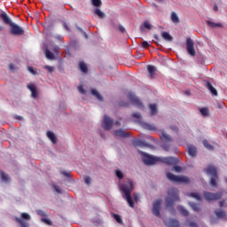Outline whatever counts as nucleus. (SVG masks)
I'll return each mask as SVG.
<instances>
[{
	"label": "nucleus",
	"instance_id": "f257e3e1",
	"mask_svg": "<svg viewBox=\"0 0 227 227\" xmlns=\"http://www.w3.org/2000/svg\"><path fill=\"white\" fill-rule=\"evenodd\" d=\"M142 160L146 166H152L153 164H167L168 166H176L178 159L173 157H157L152 156L146 153L141 152Z\"/></svg>",
	"mask_w": 227,
	"mask_h": 227
},
{
	"label": "nucleus",
	"instance_id": "f03ea898",
	"mask_svg": "<svg viewBox=\"0 0 227 227\" xmlns=\"http://www.w3.org/2000/svg\"><path fill=\"white\" fill-rule=\"evenodd\" d=\"M119 187L122 192V198L126 200L127 203L131 208H134V200L130 196V192L134 191V184L130 179H126L124 183H120Z\"/></svg>",
	"mask_w": 227,
	"mask_h": 227
},
{
	"label": "nucleus",
	"instance_id": "7ed1b4c3",
	"mask_svg": "<svg viewBox=\"0 0 227 227\" xmlns=\"http://www.w3.org/2000/svg\"><path fill=\"white\" fill-rule=\"evenodd\" d=\"M175 201H180V196L178 195V189L170 188L168 192V197L166 199L167 208H173Z\"/></svg>",
	"mask_w": 227,
	"mask_h": 227
},
{
	"label": "nucleus",
	"instance_id": "20e7f679",
	"mask_svg": "<svg viewBox=\"0 0 227 227\" xmlns=\"http://www.w3.org/2000/svg\"><path fill=\"white\" fill-rule=\"evenodd\" d=\"M167 178H168L170 182H176V184H189V182H191L188 176H175L171 172L167 173Z\"/></svg>",
	"mask_w": 227,
	"mask_h": 227
},
{
	"label": "nucleus",
	"instance_id": "39448f33",
	"mask_svg": "<svg viewBox=\"0 0 227 227\" xmlns=\"http://www.w3.org/2000/svg\"><path fill=\"white\" fill-rule=\"evenodd\" d=\"M160 139L162 141V148L165 152H169V148H171V143H173V138L168 134L162 132L160 135Z\"/></svg>",
	"mask_w": 227,
	"mask_h": 227
},
{
	"label": "nucleus",
	"instance_id": "423d86ee",
	"mask_svg": "<svg viewBox=\"0 0 227 227\" xmlns=\"http://www.w3.org/2000/svg\"><path fill=\"white\" fill-rule=\"evenodd\" d=\"M223 196V193L217 192V193H212L210 192H204V198L207 201H215L217 200H221Z\"/></svg>",
	"mask_w": 227,
	"mask_h": 227
},
{
	"label": "nucleus",
	"instance_id": "0eeeda50",
	"mask_svg": "<svg viewBox=\"0 0 227 227\" xmlns=\"http://www.w3.org/2000/svg\"><path fill=\"white\" fill-rule=\"evenodd\" d=\"M114 124V121L111 117L107 115L104 116V119L102 121V127L103 129H105V130H111V129H113Z\"/></svg>",
	"mask_w": 227,
	"mask_h": 227
},
{
	"label": "nucleus",
	"instance_id": "6e6552de",
	"mask_svg": "<svg viewBox=\"0 0 227 227\" xmlns=\"http://www.w3.org/2000/svg\"><path fill=\"white\" fill-rule=\"evenodd\" d=\"M30 221L31 220V215L27 213H22L21 214V218L17 217L16 221L20 224L21 227H29V223H27L26 221Z\"/></svg>",
	"mask_w": 227,
	"mask_h": 227
},
{
	"label": "nucleus",
	"instance_id": "1a4fd4ad",
	"mask_svg": "<svg viewBox=\"0 0 227 227\" xmlns=\"http://www.w3.org/2000/svg\"><path fill=\"white\" fill-rule=\"evenodd\" d=\"M129 102L133 106H136V107H138V109H145V106H143V102H141V100H139V98H137L136 95L130 93L129 95Z\"/></svg>",
	"mask_w": 227,
	"mask_h": 227
},
{
	"label": "nucleus",
	"instance_id": "9d476101",
	"mask_svg": "<svg viewBox=\"0 0 227 227\" xmlns=\"http://www.w3.org/2000/svg\"><path fill=\"white\" fill-rule=\"evenodd\" d=\"M11 34L14 36H21V35H24V28L15 23H12L11 25Z\"/></svg>",
	"mask_w": 227,
	"mask_h": 227
},
{
	"label": "nucleus",
	"instance_id": "9b49d317",
	"mask_svg": "<svg viewBox=\"0 0 227 227\" xmlns=\"http://www.w3.org/2000/svg\"><path fill=\"white\" fill-rule=\"evenodd\" d=\"M186 49L190 56H196V51L194 50V42H192V39H191V37H188L186 40Z\"/></svg>",
	"mask_w": 227,
	"mask_h": 227
},
{
	"label": "nucleus",
	"instance_id": "f8f14e48",
	"mask_svg": "<svg viewBox=\"0 0 227 227\" xmlns=\"http://www.w3.org/2000/svg\"><path fill=\"white\" fill-rule=\"evenodd\" d=\"M160 200H154L153 203V214L156 217H160Z\"/></svg>",
	"mask_w": 227,
	"mask_h": 227
},
{
	"label": "nucleus",
	"instance_id": "ddd939ff",
	"mask_svg": "<svg viewBox=\"0 0 227 227\" xmlns=\"http://www.w3.org/2000/svg\"><path fill=\"white\" fill-rule=\"evenodd\" d=\"M135 146H140L141 148H153V145L146 143L145 140L137 139L134 141Z\"/></svg>",
	"mask_w": 227,
	"mask_h": 227
},
{
	"label": "nucleus",
	"instance_id": "4468645a",
	"mask_svg": "<svg viewBox=\"0 0 227 227\" xmlns=\"http://www.w3.org/2000/svg\"><path fill=\"white\" fill-rule=\"evenodd\" d=\"M205 171L209 176L217 177V168L215 166L209 165Z\"/></svg>",
	"mask_w": 227,
	"mask_h": 227
},
{
	"label": "nucleus",
	"instance_id": "2eb2a0df",
	"mask_svg": "<svg viewBox=\"0 0 227 227\" xmlns=\"http://www.w3.org/2000/svg\"><path fill=\"white\" fill-rule=\"evenodd\" d=\"M114 136L115 137H129V134L123 129H118L114 131Z\"/></svg>",
	"mask_w": 227,
	"mask_h": 227
},
{
	"label": "nucleus",
	"instance_id": "dca6fc26",
	"mask_svg": "<svg viewBox=\"0 0 227 227\" xmlns=\"http://www.w3.org/2000/svg\"><path fill=\"white\" fill-rule=\"evenodd\" d=\"M28 90L32 93L33 98H38V91H36V86L33 83L27 85Z\"/></svg>",
	"mask_w": 227,
	"mask_h": 227
},
{
	"label": "nucleus",
	"instance_id": "f3484780",
	"mask_svg": "<svg viewBox=\"0 0 227 227\" xmlns=\"http://www.w3.org/2000/svg\"><path fill=\"white\" fill-rule=\"evenodd\" d=\"M1 19L4 22V24H7L8 26H12L13 24V22L12 21V20L10 19V17H8V14H6V13H2Z\"/></svg>",
	"mask_w": 227,
	"mask_h": 227
},
{
	"label": "nucleus",
	"instance_id": "a211bd4d",
	"mask_svg": "<svg viewBox=\"0 0 227 227\" xmlns=\"http://www.w3.org/2000/svg\"><path fill=\"white\" fill-rule=\"evenodd\" d=\"M206 88H207V90L210 91V93H212V95L217 97V90H215V88L212 86V83H210V82H206Z\"/></svg>",
	"mask_w": 227,
	"mask_h": 227
},
{
	"label": "nucleus",
	"instance_id": "6ab92c4d",
	"mask_svg": "<svg viewBox=\"0 0 227 227\" xmlns=\"http://www.w3.org/2000/svg\"><path fill=\"white\" fill-rule=\"evenodd\" d=\"M47 137H49L50 141H51L53 145H56V143H58V138L56 137V135H54L52 131L47 132Z\"/></svg>",
	"mask_w": 227,
	"mask_h": 227
},
{
	"label": "nucleus",
	"instance_id": "aec40b11",
	"mask_svg": "<svg viewBox=\"0 0 227 227\" xmlns=\"http://www.w3.org/2000/svg\"><path fill=\"white\" fill-rule=\"evenodd\" d=\"M206 23L208 26V27H212V28L223 27V23H215V22L211 21V20H207Z\"/></svg>",
	"mask_w": 227,
	"mask_h": 227
},
{
	"label": "nucleus",
	"instance_id": "412c9836",
	"mask_svg": "<svg viewBox=\"0 0 227 227\" xmlns=\"http://www.w3.org/2000/svg\"><path fill=\"white\" fill-rule=\"evenodd\" d=\"M197 152H198V149H196L195 146L190 145V146L188 147V153H189L192 157H196Z\"/></svg>",
	"mask_w": 227,
	"mask_h": 227
},
{
	"label": "nucleus",
	"instance_id": "4be33fe9",
	"mask_svg": "<svg viewBox=\"0 0 227 227\" xmlns=\"http://www.w3.org/2000/svg\"><path fill=\"white\" fill-rule=\"evenodd\" d=\"M170 19L174 24H178L180 22V19L178 18V15L175 12L171 13Z\"/></svg>",
	"mask_w": 227,
	"mask_h": 227
},
{
	"label": "nucleus",
	"instance_id": "5701e85b",
	"mask_svg": "<svg viewBox=\"0 0 227 227\" xmlns=\"http://www.w3.org/2000/svg\"><path fill=\"white\" fill-rule=\"evenodd\" d=\"M161 36L166 40V42H173V36H171L168 32H162Z\"/></svg>",
	"mask_w": 227,
	"mask_h": 227
},
{
	"label": "nucleus",
	"instance_id": "b1692460",
	"mask_svg": "<svg viewBox=\"0 0 227 227\" xmlns=\"http://www.w3.org/2000/svg\"><path fill=\"white\" fill-rule=\"evenodd\" d=\"M147 70H148L151 79H153V76L155 75V67L147 66Z\"/></svg>",
	"mask_w": 227,
	"mask_h": 227
},
{
	"label": "nucleus",
	"instance_id": "393cba45",
	"mask_svg": "<svg viewBox=\"0 0 227 227\" xmlns=\"http://www.w3.org/2000/svg\"><path fill=\"white\" fill-rule=\"evenodd\" d=\"M79 67L81 72H82L83 74H88V66H86V63L80 62Z\"/></svg>",
	"mask_w": 227,
	"mask_h": 227
},
{
	"label": "nucleus",
	"instance_id": "a878e982",
	"mask_svg": "<svg viewBox=\"0 0 227 227\" xmlns=\"http://www.w3.org/2000/svg\"><path fill=\"white\" fill-rule=\"evenodd\" d=\"M91 93L94 97H96V98H98V100H104V98H102V96L100 95V93H98V90L92 89L91 90Z\"/></svg>",
	"mask_w": 227,
	"mask_h": 227
},
{
	"label": "nucleus",
	"instance_id": "bb28decb",
	"mask_svg": "<svg viewBox=\"0 0 227 227\" xmlns=\"http://www.w3.org/2000/svg\"><path fill=\"white\" fill-rule=\"evenodd\" d=\"M149 107L151 109V115L155 116V114H157V105L151 104L149 105Z\"/></svg>",
	"mask_w": 227,
	"mask_h": 227
},
{
	"label": "nucleus",
	"instance_id": "cd10ccee",
	"mask_svg": "<svg viewBox=\"0 0 227 227\" xmlns=\"http://www.w3.org/2000/svg\"><path fill=\"white\" fill-rule=\"evenodd\" d=\"M177 210L182 214V215L187 216L189 215V211H187L184 207L178 206Z\"/></svg>",
	"mask_w": 227,
	"mask_h": 227
},
{
	"label": "nucleus",
	"instance_id": "c85d7f7f",
	"mask_svg": "<svg viewBox=\"0 0 227 227\" xmlns=\"http://www.w3.org/2000/svg\"><path fill=\"white\" fill-rule=\"evenodd\" d=\"M190 198H193L194 200H197V201H201V196H200V193L198 192H192L188 194Z\"/></svg>",
	"mask_w": 227,
	"mask_h": 227
},
{
	"label": "nucleus",
	"instance_id": "c756f323",
	"mask_svg": "<svg viewBox=\"0 0 227 227\" xmlns=\"http://www.w3.org/2000/svg\"><path fill=\"white\" fill-rule=\"evenodd\" d=\"M168 226L169 227H178V226H180V223L178 222V220L172 219L169 221Z\"/></svg>",
	"mask_w": 227,
	"mask_h": 227
},
{
	"label": "nucleus",
	"instance_id": "7c9ffc66",
	"mask_svg": "<svg viewBox=\"0 0 227 227\" xmlns=\"http://www.w3.org/2000/svg\"><path fill=\"white\" fill-rule=\"evenodd\" d=\"M95 15H98V17H99V19H104V17H106V14L104 12H102V11H100V9H96L94 11Z\"/></svg>",
	"mask_w": 227,
	"mask_h": 227
},
{
	"label": "nucleus",
	"instance_id": "2f4dec72",
	"mask_svg": "<svg viewBox=\"0 0 227 227\" xmlns=\"http://www.w3.org/2000/svg\"><path fill=\"white\" fill-rule=\"evenodd\" d=\"M190 207L194 210V212H200V206L194 202H189Z\"/></svg>",
	"mask_w": 227,
	"mask_h": 227
},
{
	"label": "nucleus",
	"instance_id": "473e14b6",
	"mask_svg": "<svg viewBox=\"0 0 227 227\" xmlns=\"http://www.w3.org/2000/svg\"><path fill=\"white\" fill-rule=\"evenodd\" d=\"M219 178L218 176H212L211 180H210V184L212 185V187H217V179Z\"/></svg>",
	"mask_w": 227,
	"mask_h": 227
},
{
	"label": "nucleus",
	"instance_id": "72a5a7b5",
	"mask_svg": "<svg viewBox=\"0 0 227 227\" xmlns=\"http://www.w3.org/2000/svg\"><path fill=\"white\" fill-rule=\"evenodd\" d=\"M215 215L219 218V219H223V217H226V213L224 211H215Z\"/></svg>",
	"mask_w": 227,
	"mask_h": 227
},
{
	"label": "nucleus",
	"instance_id": "f704fd0d",
	"mask_svg": "<svg viewBox=\"0 0 227 227\" xmlns=\"http://www.w3.org/2000/svg\"><path fill=\"white\" fill-rule=\"evenodd\" d=\"M142 127H144L146 130H155V127L152 124L143 123Z\"/></svg>",
	"mask_w": 227,
	"mask_h": 227
},
{
	"label": "nucleus",
	"instance_id": "c9c22d12",
	"mask_svg": "<svg viewBox=\"0 0 227 227\" xmlns=\"http://www.w3.org/2000/svg\"><path fill=\"white\" fill-rule=\"evenodd\" d=\"M45 56L47 59H54V53H52L51 51L46 50L45 51Z\"/></svg>",
	"mask_w": 227,
	"mask_h": 227
},
{
	"label": "nucleus",
	"instance_id": "e433bc0d",
	"mask_svg": "<svg viewBox=\"0 0 227 227\" xmlns=\"http://www.w3.org/2000/svg\"><path fill=\"white\" fill-rule=\"evenodd\" d=\"M203 145H204L205 148H207V150H214V146H212V145H210V143L208 141L204 140Z\"/></svg>",
	"mask_w": 227,
	"mask_h": 227
},
{
	"label": "nucleus",
	"instance_id": "4c0bfd02",
	"mask_svg": "<svg viewBox=\"0 0 227 227\" xmlns=\"http://www.w3.org/2000/svg\"><path fill=\"white\" fill-rule=\"evenodd\" d=\"M91 3L93 6H96V8H98L102 6V1L101 0H91Z\"/></svg>",
	"mask_w": 227,
	"mask_h": 227
},
{
	"label": "nucleus",
	"instance_id": "58836bf2",
	"mask_svg": "<svg viewBox=\"0 0 227 227\" xmlns=\"http://www.w3.org/2000/svg\"><path fill=\"white\" fill-rule=\"evenodd\" d=\"M0 175H1V178H2L3 182H8V174L1 171Z\"/></svg>",
	"mask_w": 227,
	"mask_h": 227
},
{
	"label": "nucleus",
	"instance_id": "ea45409f",
	"mask_svg": "<svg viewBox=\"0 0 227 227\" xmlns=\"http://www.w3.org/2000/svg\"><path fill=\"white\" fill-rule=\"evenodd\" d=\"M200 114H202V116H207L208 114V108L207 107L200 108Z\"/></svg>",
	"mask_w": 227,
	"mask_h": 227
},
{
	"label": "nucleus",
	"instance_id": "a19ab883",
	"mask_svg": "<svg viewBox=\"0 0 227 227\" xmlns=\"http://www.w3.org/2000/svg\"><path fill=\"white\" fill-rule=\"evenodd\" d=\"M114 219H115V221H117V223H119V224H121L122 220H121V216H120V215L114 214Z\"/></svg>",
	"mask_w": 227,
	"mask_h": 227
},
{
	"label": "nucleus",
	"instance_id": "79ce46f5",
	"mask_svg": "<svg viewBox=\"0 0 227 227\" xmlns=\"http://www.w3.org/2000/svg\"><path fill=\"white\" fill-rule=\"evenodd\" d=\"M43 68H44V70H47L50 74H52V72H54V67L44 66Z\"/></svg>",
	"mask_w": 227,
	"mask_h": 227
},
{
	"label": "nucleus",
	"instance_id": "37998d69",
	"mask_svg": "<svg viewBox=\"0 0 227 227\" xmlns=\"http://www.w3.org/2000/svg\"><path fill=\"white\" fill-rule=\"evenodd\" d=\"M115 175L117 178H119V180H121V178H123V172H121V170H116Z\"/></svg>",
	"mask_w": 227,
	"mask_h": 227
},
{
	"label": "nucleus",
	"instance_id": "c03bdc74",
	"mask_svg": "<svg viewBox=\"0 0 227 227\" xmlns=\"http://www.w3.org/2000/svg\"><path fill=\"white\" fill-rule=\"evenodd\" d=\"M42 223H45V224H48L49 226H52V222L47 218H42L41 219Z\"/></svg>",
	"mask_w": 227,
	"mask_h": 227
},
{
	"label": "nucleus",
	"instance_id": "a18cd8bd",
	"mask_svg": "<svg viewBox=\"0 0 227 227\" xmlns=\"http://www.w3.org/2000/svg\"><path fill=\"white\" fill-rule=\"evenodd\" d=\"M37 215H41V217H47V214H45V212L42 211V210H37L36 211Z\"/></svg>",
	"mask_w": 227,
	"mask_h": 227
},
{
	"label": "nucleus",
	"instance_id": "49530a36",
	"mask_svg": "<svg viewBox=\"0 0 227 227\" xmlns=\"http://www.w3.org/2000/svg\"><path fill=\"white\" fill-rule=\"evenodd\" d=\"M173 169H174V171H176V173L182 172V167H180V166L175 165V166L173 167Z\"/></svg>",
	"mask_w": 227,
	"mask_h": 227
},
{
	"label": "nucleus",
	"instance_id": "de8ad7c7",
	"mask_svg": "<svg viewBox=\"0 0 227 227\" xmlns=\"http://www.w3.org/2000/svg\"><path fill=\"white\" fill-rule=\"evenodd\" d=\"M144 27H145V29H152V25L150 24V22L145 21Z\"/></svg>",
	"mask_w": 227,
	"mask_h": 227
},
{
	"label": "nucleus",
	"instance_id": "09e8293b",
	"mask_svg": "<svg viewBox=\"0 0 227 227\" xmlns=\"http://www.w3.org/2000/svg\"><path fill=\"white\" fill-rule=\"evenodd\" d=\"M78 91L82 93V95H84V93H86V90H84V88L82 87V85L78 86Z\"/></svg>",
	"mask_w": 227,
	"mask_h": 227
},
{
	"label": "nucleus",
	"instance_id": "8fccbe9b",
	"mask_svg": "<svg viewBox=\"0 0 227 227\" xmlns=\"http://www.w3.org/2000/svg\"><path fill=\"white\" fill-rule=\"evenodd\" d=\"M84 182H85V184H87V185H90L91 184V177L85 176L84 177Z\"/></svg>",
	"mask_w": 227,
	"mask_h": 227
},
{
	"label": "nucleus",
	"instance_id": "3c124183",
	"mask_svg": "<svg viewBox=\"0 0 227 227\" xmlns=\"http://www.w3.org/2000/svg\"><path fill=\"white\" fill-rule=\"evenodd\" d=\"M186 223H188L190 227H198V223H196L194 222H191V221L187 220Z\"/></svg>",
	"mask_w": 227,
	"mask_h": 227
},
{
	"label": "nucleus",
	"instance_id": "603ef678",
	"mask_svg": "<svg viewBox=\"0 0 227 227\" xmlns=\"http://www.w3.org/2000/svg\"><path fill=\"white\" fill-rule=\"evenodd\" d=\"M142 47H143L144 49H148V47H150V43H149L148 42H146V41H144V42L142 43Z\"/></svg>",
	"mask_w": 227,
	"mask_h": 227
},
{
	"label": "nucleus",
	"instance_id": "864d4df0",
	"mask_svg": "<svg viewBox=\"0 0 227 227\" xmlns=\"http://www.w3.org/2000/svg\"><path fill=\"white\" fill-rule=\"evenodd\" d=\"M53 187L56 192H58L59 194H61V188H59V186L54 185Z\"/></svg>",
	"mask_w": 227,
	"mask_h": 227
},
{
	"label": "nucleus",
	"instance_id": "5fc2aeb1",
	"mask_svg": "<svg viewBox=\"0 0 227 227\" xmlns=\"http://www.w3.org/2000/svg\"><path fill=\"white\" fill-rule=\"evenodd\" d=\"M28 71H29L30 74H32L33 75H36V71H35V69H33L32 67H28Z\"/></svg>",
	"mask_w": 227,
	"mask_h": 227
},
{
	"label": "nucleus",
	"instance_id": "6e6d98bb",
	"mask_svg": "<svg viewBox=\"0 0 227 227\" xmlns=\"http://www.w3.org/2000/svg\"><path fill=\"white\" fill-rule=\"evenodd\" d=\"M133 118H137L138 120H140V118H141V114H139V113H135V114H133Z\"/></svg>",
	"mask_w": 227,
	"mask_h": 227
},
{
	"label": "nucleus",
	"instance_id": "4d7b16f0",
	"mask_svg": "<svg viewBox=\"0 0 227 227\" xmlns=\"http://www.w3.org/2000/svg\"><path fill=\"white\" fill-rule=\"evenodd\" d=\"M59 51V46L53 47V51L55 52V54H58Z\"/></svg>",
	"mask_w": 227,
	"mask_h": 227
},
{
	"label": "nucleus",
	"instance_id": "13d9d810",
	"mask_svg": "<svg viewBox=\"0 0 227 227\" xmlns=\"http://www.w3.org/2000/svg\"><path fill=\"white\" fill-rule=\"evenodd\" d=\"M56 40H59V42H61L63 40V35H56L55 36Z\"/></svg>",
	"mask_w": 227,
	"mask_h": 227
},
{
	"label": "nucleus",
	"instance_id": "bf43d9fd",
	"mask_svg": "<svg viewBox=\"0 0 227 227\" xmlns=\"http://www.w3.org/2000/svg\"><path fill=\"white\" fill-rule=\"evenodd\" d=\"M78 29H79V31H81L82 33H83L85 38H88V34H86V32H84V31L82 30V28L78 27Z\"/></svg>",
	"mask_w": 227,
	"mask_h": 227
},
{
	"label": "nucleus",
	"instance_id": "052dcab7",
	"mask_svg": "<svg viewBox=\"0 0 227 227\" xmlns=\"http://www.w3.org/2000/svg\"><path fill=\"white\" fill-rule=\"evenodd\" d=\"M133 199H134L135 201H137L139 200V197L137 196V193H134L133 194Z\"/></svg>",
	"mask_w": 227,
	"mask_h": 227
},
{
	"label": "nucleus",
	"instance_id": "680f3d73",
	"mask_svg": "<svg viewBox=\"0 0 227 227\" xmlns=\"http://www.w3.org/2000/svg\"><path fill=\"white\" fill-rule=\"evenodd\" d=\"M63 27H65L67 31H70V27H68V25H67V23H63Z\"/></svg>",
	"mask_w": 227,
	"mask_h": 227
},
{
	"label": "nucleus",
	"instance_id": "e2e57ef3",
	"mask_svg": "<svg viewBox=\"0 0 227 227\" xmlns=\"http://www.w3.org/2000/svg\"><path fill=\"white\" fill-rule=\"evenodd\" d=\"M213 10H214V12H219V7H217V4H215L213 6Z\"/></svg>",
	"mask_w": 227,
	"mask_h": 227
},
{
	"label": "nucleus",
	"instance_id": "0e129e2a",
	"mask_svg": "<svg viewBox=\"0 0 227 227\" xmlns=\"http://www.w3.org/2000/svg\"><path fill=\"white\" fill-rule=\"evenodd\" d=\"M9 68L10 70H15V65L10 64Z\"/></svg>",
	"mask_w": 227,
	"mask_h": 227
},
{
	"label": "nucleus",
	"instance_id": "69168bd1",
	"mask_svg": "<svg viewBox=\"0 0 227 227\" xmlns=\"http://www.w3.org/2000/svg\"><path fill=\"white\" fill-rule=\"evenodd\" d=\"M119 29L121 33H125V27H123L122 26L119 27Z\"/></svg>",
	"mask_w": 227,
	"mask_h": 227
},
{
	"label": "nucleus",
	"instance_id": "338daca9",
	"mask_svg": "<svg viewBox=\"0 0 227 227\" xmlns=\"http://www.w3.org/2000/svg\"><path fill=\"white\" fill-rule=\"evenodd\" d=\"M171 130H174L175 132L178 131V128L176 127H170Z\"/></svg>",
	"mask_w": 227,
	"mask_h": 227
},
{
	"label": "nucleus",
	"instance_id": "774afa93",
	"mask_svg": "<svg viewBox=\"0 0 227 227\" xmlns=\"http://www.w3.org/2000/svg\"><path fill=\"white\" fill-rule=\"evenodd\" d=\"M15 119L16 120H23L22 116H16Z\"/></svg>",
	"mask_w": 227,
	"mask_h": 227
}]
</instances>
